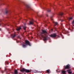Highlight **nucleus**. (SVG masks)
<instances>
[{"instance_id":"1","label":"nucleus","mask_w":74,"mask_h":74,"mask_svg":"<svg viewBox=\"0 0 74 74\" xmlns=\"http://www.w3.org/2000/svg\"><path fill=\"white\" fill-rule=\"evenodd\" d=\"M47 34H48V33L45 30H42V32L40 35L43 38L44 41H45V40L48 39V38L47 36Z\"/></svg>"},{"instance_id":"2","label":"nucleus","mask_w":74,"mask_h":74,"mask_svg":"<svg viewBox=\"0 0 74 74\" xmlns=\"http://www.w3.org/2000/svg\"><path fill=\"white\" fill-rule=\"evenodd\" d=\"M25 45H23V48H25V47H26V46L27 45H29V46H31V45H30V44L29 42L27 40H26L25 41Z\"/></svg>"},{"instance_id":"3","label":"nucleus","mask_w":74,"mask_h":74,"mask_svg":"<svg viewBox=\"0 0 74 74\" xmlns=\"http://www.w3.org/2000/svg\"><path fill=\"white\" fill-rule=\"evenodd\" d=\"M20 71H21V72H23L24 71H25V72H26L27 73H29V72H30V71L29 70L26 69H24L21 70Z\"/></svg>"},{"instance_id":"4","label":"nucleus","mask_w":74,"mask_h":74,"mask_svg":"<svg viewBox=\"0 0 74 74\" xmlns=\"http://www.w3.org/2000/svg\"><path fill=\"white\" fill-rule=\"evenodd\" d=\"M50 36L51 37H52V38H54L55 37H56V34H51L50 35Z\"/></svg>"},{"instance_id":"5","label":"nucleus","mask_w":74,"mask_h":74,"mask_svg":"<svg viewBox=\"0 0 74 74\" xmlns=\"http://www.w3.org/2000/svg\"><path fill=\"white\" fill-rule=\"evenodd\" d=\"M70 68V65L68 64L65 67V69H69Z\"/></svg>"},{"instance_id":"6","label":"nucleus","mask_w":74,"mask_h":74,"mask_svg":"<svg viewBox=\"0 0 74 74\" xmlns=\"http://www.w3.org/2000/svg\"><path fill=\"white\" fill-rule=\"evenodd\" d=\"M33 23H34L33 21L32 20V21H30L29 22V25H33Z\"/></svg>"},{"instance_id":"7","label":"nucleus","mask_w":74,"mask_h":74,"mask_svg":"<svg viewBox=\"0 0 74 74\" xmlns=\"http://www.w3.org/2000/svg\"><path fill=\"white\" fill-rule=\"evenodd\" d=\"M18 73V72L17 71V70H15L14 71V74H17Z\"/></svg>"},{"instance_id":"8","label":"nucleus","mask_w":74,"mask_h":74,"mask_svg":"<svg viewBox=\"0 0 74 74\" xmlns=\"http://www.w3.org/2000/svg\"><path fill=\"white\" fill-rule=\"evenodd\" d=\"M21 27H18L16 29V30H17V31H19V30H21Z\"/></svg>"},{"instance_id":"9","label":"nucleus","mask_w":74,"mask_h":74,"mask_svg":"<svg viewBox=\"0 0 74 74\" xmlns=\"http://www.w3.org/2000/svg\"><path fill=\"white\" fill-rule=\"evenodd\" d=\"M55 23V26H56V25H58V23L56 22H54L53 23Z\"/></svg>"},{"instance_id":"10","label":"nucleus","mask_w":74,"mask_h":74,"mask_svg":"<svg viewBox=\"0 0 74 74\" xmlns=\"http://www.w3.org/2000/svg\"><path fill=\"white\" fill-rule=\"evenodd\" d=\"M62 74H66V71H63L62 72Z\"/></svg>"},{"instance_id":"11","label":"nucleus","mask_w":74,"mask_h":74,"mask_svg":"<svg viewBox=\"0 0 74 74\" xmlns=\"http://www.w3.org/2000/svg\"><path fill=\"white\" fill-rule=\"evenodd\" d=\"M73 19V18L72 17H70V18H69V19H68V20H69V21H70V20H71V19Z\"/></svg>"},{"instance_id":"12","label":"nucleus","mask_w":74,"mask_h":74,"mask_svg":"<svg viewBox=\"0 0 74 74\" xmlns=\"http://www.w3.org/2000/svg\"><path fill=\"white\" fill-rule=\"evenodd\" d=\"M15 37V35L14 34V35H12V38H14Z\"/></svg>"},{"instance_id":"13","label":"nucleus","mask_w":74,"mask_h":74,"mask_svg":"<svg viewBox=\"0 0 74 74\" xmlns=\"http://www.w3.org/2000/svg\"><path fill=\"white\" fill-rule=\"evenodd\" d=\"M47 73H48V74L49 73H50V71H49V70H47Z\"/></svg>"},{"instance_id":"14","label":"nucleus","mask_w":74,"mask_h":74,"mask_svg":"<svg viewBox=\"0 0 74 74\" xmlns=\"http://www.w3.org/2000/svg\"><path fill=\"white\" fill-rule=\"evenodd\" d=\"M26 7L27 8H29V7H30V6L28 5H27Z\"/></svg>"},{"instance_id":"15","label":"nucleus","mask_w":74,"mask_h":74,"mask_svg":"<svg viewBox=\"0 0 74 74\" xmlns=\"http://www.w3.org/2000/svg\"><path fill=\"white\" fill-rule=\"evenodd\" d=\"M23 28L24 29V30H25V29H26V26H23Z\"/></svg>"},{"instance_id":"16","label":"nucleus","mask_w":74,"mask_h":74,"mask_svg":"<svg viewBox=\"0 0 74 74\" xmlns=\"http://www.w3.org/2000/svg\"><path fill=\"white\" fill-rule=\"evenodd\" d=\"M52 18H53V16H52L50 17V18L51 19V20H53V19H52Z\"/></svg>"},{"instance_id":"17","label":"nucleus","mask_w":74,"mask_h":74,"mask_svg":"<svg viewBox=\"0 0 74 74\" xmlns=\"http://www.w3.org/2000/svg\"><path fill=\"white\" fill-rule=\"evenodd\" d=\"M68 73H69V74H71V73H72V72L68 71Z\"/></svg>"},{"instance_id":"18","label":"nucleus","mask_w":74,"mask_h":74,"mask_svg":"<svg viewBox=\"0 0 74 74\" xmlns=\"http://www.w3.org/2000/svg\"><path fill=\"white\" fill-rule=\"evenodd\" d=\"M63 14V13H61L60 14V15H62Z\"/></svg>"},{"instance_id":"19","label":"nucleus","mask_w":74,"mask_h":74,"mask_svg":"<svg viewBox=\"0 0 74 74\" xmlns=\"http://www.w3.org/2000/svg\"><path fill=\"white\" fill-rule=\"evenodd\" d=\"M72 25H74V20L72 22Z\"/></svg>"},{"instance_id":"20","label":"nucleus","mask_w":74,"mask_h":74,"mask_svg":"<svg viewBox=\"0 0 74 74\" xmlns=\"http://www.w3.org/2000/svg\"><path fill=\"white\" fill-rule=\"evenodd\" d=\"M71 71V69H69L67 71Z\"/></svg>"},{"instance_id":"21","label":"nucleus","mask_w":74,"mask_h":74,"mask_svg":"<svg viewBox=\"0 0 74 74\" xmlns=\"http://www.w3.org/2000/svg\"><path fill=\"white\" fill-rule=\"evenodd\" d=\"M48 12H51V10H48Z\"/></svg>"},{"instance_id":"22","label":"nucleus","mask_w":74,"mask_h":74,"mask_svg":"<svg viewBox=\"0 0 74 74\" xmlns=\"http://www.w3.org/2000/svg\"><path fill=\"white\" fill-rule=\"evenodd\" d=\"M40 73V72H35V73Z\"/></svg>"},{"instance_id":"23","label":"nucleus","mask_w":74,"mask_h":74,"mask_svg":"<svg viewBox=\"0 0 74 74\" xmlns=\"http://www.w3.org/2000/svg\"><path fill=\"white\" fill-rule=\"evenodd\" d=\"M6 14H7V11H6Z\"/></svg>"},{"instance_id":"24","label":"nucleus","mask_w":74,"mask_h":74,"mask_svg":"<svg viewBox=\"0 0 74 74\" xmlns=\"http://www.w3.org/2000/svg\"><path fill=\"white\" fill-rule=\"evenodd\" d=\"M51 32H52V29L51 30Z\"/></svg>"}]
</instances>
